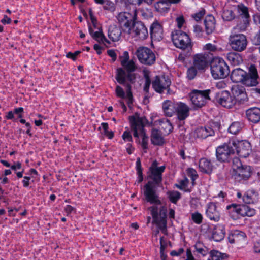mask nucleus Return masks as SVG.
Segmentation results:
<instances>
[{
    "label": "nucleus",
    "instance_id": "nucleus-49",
    "mask_svg": "<svg viewBox=\"0 0 260 260\" xmlns=\"http://www.w3.org/2000/svg\"><path fill=\"white\" fill-rule=\"evenodd\" d=\"M203 49L209 53H213L217 51V46L211 43H208L203 46Z\"/></svg>",
    "mask_w": 260,
    "mask_h": 260
},
{
    "label": "nucleus",
    "instance_id": "nucleus-31",
    "mask_svg": "<svg viewBox=\"0 0 260 260\" xmlns=\"http://www.w3.org/2000/svg\"><path fill=\"white\" fill-rule=\"evenodd\" d=\"M246 75V72L240 68L233 70L231 74V79L235 83H242Z\"/></svg>",
    "mask_w": 260,
    "mask_h": 260
},
{
    "label": "nucleus",
    "instance_id": "nucleus-45",
    "mask_svg": "<svg viewBox=\"0 0 260 260\" xmlns=\"http://www.w3.org/2000/svg\"><path fill=\"white\" fill-rule=\"evenodd\" d=\"M168 194L170 200L173 203H176L181 197L180 192L177 191H169Z\"/></svg>",
    "mask_w": 260,
    "mask_h": 260
},
{
    "label": "nucleus",
    "instance_id": "nucleus-27",
    "mask_svg": "<svg viewBox=\"0 0 260 260\" xmlns=\"http://www.w3.org/2000/svg\"><path fill=\"white\" fill-rule=\"evenodd\" d=\"M226 59L234 66H240L243 62V56L237 52H230L226 54Z\"/></svg>",
    "mask_w": 260,
    "mask_h": 260
},
{
    "label": "nucleus",
    "instance_id": "nucleus-12",
    "mask_svg": "<svg viewBox=\"0 0 260 260\" xmlns=\"http://www.w3.org/2000/svg\"><path fill=\"white\" fill-rule=\"evenodd\" d=\"M151 181H149L144 186L143 192L146 200L151 204H161L156 189Z\"/></svg>",
    "mask_w": 260,
    "mask_h": 260
},
{
    "label": "nucleus",
    "instance_id": "nucleus-28",
    "mask_svg": "<svg viewBox=\"0 0 260 260\" xmlns=\"http://www.w3.org/2000/svg\"><path fill=\"white\" fill-rule=\"evenodd\" d=\"M246 238V234L239 230L232 231L228 237L229 241L231 243L245 241Z\"/></svg>",
    "mask_w": 260,
    "mask_h": 260
},
{
    "label": "nucleus",
    "instance_id": "nucleus-11",
    "mask_svg": "<svg viewBox=\"0 0 260 260\" xmlns=\"http://www.w3.org/2000/svg\"><path fill=\"white\" fill-rule=\"evenodd\" d=\"M129 28V31H126L125 32L131 35L132 37H137L143 40L148 35L147 28L141 21L133 22Z\"/></svg>",
    "mask_w": 260,
    "mask_h": 260
},
{
    "label": "nucleus",
    "instance_id": "nucleus-58",
    "mask_svg": "<svg viewBox=\"0 0 260 260\" xmlns=\"http://www.w3.org/2000/svg\"><path fill=\"white\" fill-rule=\"evenodd\" d=\"M252 41L253 43L255 45H260V28L258 31L253 37V39H252Z\"/></svg>",
    "mask_w": 260,
    "mask_h": 260
},
{
    "label": "nucleus",
    "instance_id": "nucleus-33",
    "mask_svg": "<svg viewBox=\"0 0 260 260\" xmlns=\"http://www.w3.org/2000/svg\"><path fill=\"white\" fill-rule=\"evenodd\" d=\"M205 30L207 34H210L215 28V20L214 17L212 15H207L204 20Z\"/></svg>",
    "mask_w": 260,
    "mask_h": 260
},
{
    "label": "nucleus",
    "instance_id": "nucleus-1",
    "mask_svg": "<svg viewBox=\"0 0 260 260\" xmlns=\"http://www.w3.org/2000/svg\"><path fill=\"white\" fill-rule=\"evenodd\" d=\"M151 215L152 216V223L158 227L156 234L159 233L160 230L164 234H167V208L164 206L159 208L156 206H153L150 208Z\"/></svg>",
    "mask_w": 260,
    "mask_h": 260
},
{
    "label": "nucleus",
    "instance_id": "nucleus-23",
    "mask_svg": "<svg viewBox=\"0 0 260 260\" xmlns=\"http://www.w3.org/2000/svg\"><path fill=\"white\" fill-rule=\"evenodd\" d=\"M189 111L190 108L186 104L182 102L177 103L175 111L179 120L183 121L188 117L189 115Z\"/></svg>",
    "mask_w": 260,
    "mask_h": 260
},
{
    "label": "nucleus",
    "instance_id": "nucleus-4",
    "mask_svg": "<svg viewBox=\"0 0 260 260\" xmlns=\"http://www.w3.org/2000/svg\"><path fill=\"white\" fill-rule=\"evenodd\" d=\"M229 44L231 49L237 52L244 51L248 44L245 35L242 34H233L229 37Z\"/></svg>",
    "mask_w": 260,
    "mask_h": 260
},
{
    "label": "nucleus",
    "instance_id": "nucleus-6",
    "mask_svg": "<svg viewBox=\"0 0 260 260\" xmlns=\"http://www.w3.org/2000/svg\"><path fill=\"white\" fill-rule=\"evenodd\" d=\"M210 89L199 90H194L190 94L191 103L194 107L201 108L204 106L207 101L210 100Z\"/></svg>",
    "mask_w": 260,
    "mask_h": 260
},
{
    "label": "nucleus",
    "instance_id": "nucleus-14",
    "mask_svg": "<svg viewBox=\"0 0 260 260\" xmlns=\"http://www.w3.org/2000/svg\"><path fill=\"white\" fill-rule=\"evenodd\" d=\"M258 79L257 69L254 65L251 64L249 68L248 72H246L242 83L247 87L255 86L258 83Z\"/></svg>",
    "mask_w": 260,
    "mask_h": 260
},
{
    "label": "nucleus",
    "instance_id": "nucleus-59",
    "mask_svg": "<svg viewBox=\"0 0 260 260\" xmlns=\"http://www.w3.org/2000/svg\"><path fill=\"white\" fill-rule=\"evenodd\" d=\"M116 93L117 96L124 98L125 97V93L123 89L120 86H117L116 88Z\"/></svg>",
    "mask_w": 260,
    "mask_h": 260
},
{
    "label": "nucleus",
    "instance_id": "nucleus-50",
    "mask_svg": "<svg viewBox=\"0 0 260 260\" xmlns=\"http://www.w3.org/2000/svg\"><path fill=\"white\" fill-rule=\"evenodd\" d=\"M103 5V8L105 10L113 11L114 10V4L112 2L108 0H105L102 4Z\"/></svg>",
    "mask_w": 260,
    "mask_h": 260
},
{
    "label": "nucleus",
    "instance_id": "nucleus-61",
    "mask_svg": "<svg viewBox=\"0 0 260 260\" xmlns=\"http://www.w3.org/2000/svg\"><path fill=\"white\" fill-rule=\"evenodd\" d=\"M24 111V109L22 107L16 108L14 109V114H17L18 118H21L23 116L22 113Z\"/></svg>",
    "mask_w": 260,
    "mask_h": 260
},
{
    "label": "nucleus",
    "instance_id": "nucleus-39",
    "mask_svg": "<svg viewBox=\"0 0 260 260\" xmlns=\"http://www.w3.org/2000/svg\"><path fill=\"white\" fill-rule=\"evenodd\" d=\"M159 125L160 128L164 130V133L169 134L173 130V126L170 121L167 119L160 120Z\"/></svg>",
    "mask_w": 260,
    "mask_h": 260
},
{
    "label": "nucleus",
    "instance_id": "nucleus-5",
    "mask_svg": "<svg viewBox=\"0 0 260 260\" xmlns=\"http://www.w3.org/2000/svg\"><path fill=\"white\" fill-rule=\"evenodd\" d=\"M235 141H232L228 144L218 146L216 148L217 159L222 162L228 161L235 153Z\"/></svg>",
    "mask_w": 260,
    "mask_h": 260
},
{
    "label": "nucleus",
    "instance_id": "nucleus-64",
    "mask_svg": "<svg viewBox=\"0 0 260 260\" xmlns=\"http://www.w3.org/2000/svg\"><path fill=\"white\" fill-rule=\"evenodd\" d=\"M80 53L79 51H76L74 53L69 52L67 54V57L75 60L77 56Z\"/></svg>",
    "mask_w": 260,
    "mask_h": 260
},
{
    "label": "nucleus",
    "instance_id": "nucleus-34",
    "mask_svg": "<svg viewBox=\"0 0 260 260\" xmlns=\"http://www.w3.org/2000/svg\"><path fill=\"white\" fill-rule=\"evenodd\" d=\"M258 193L254 189L247 190L243 196V202L245 204L253 203L257 199Z\"/></svg>",
    "mask_w": 260,
    "mask_h": 260
},
{
    "label": "nucleus",
    "instance_id": "nucleus-16",
    "mask_svg": "<svg viewBox=\"0 0 260 260\" xmlns=\"http://www.w3.org/2000/svg\"><path fill=\"white\" fill-rule=\"evenodd\" d=\"M171 83V80L168 77L156 76L154 80L152 83V87L154 90L158 92L161 93L164 90L169 88Z\"/></svg>",
    "mask_w": 260,
    "mask_h": 260
},
{
    "label": "nucleus",
    "instance_id": "nucleus-9",
    "mask_svg": "<svg viewBox=\"0 0 260 260\" xmlns=\"http://www.w3.org/2000/svg\"><path fill=\"white\" fill-rule=\"evenodd\" d=\"M136 16V10L134 7L132 13L126 12H120L117 16V20L123 31H129L130 26Z\"/></svg>",
    "mask_w": 260,
    "mask_h": 260
},
{
    "label": "nucleus",
    "instance_id": "nucleus-38",
    "mask_svg": "<svg viewBox=\"0 0 260 260\" xmlns=\"http://www.w3.org/2000/svg\"><path fill=\"white\" fill-rule=\"evenodd\" d=\"M151 141L152 143L155 145H162L164 142V139L159 133L158 131L153 130L151 134Z\"/></svg>",
    "mask_w": 260,
    "mask_h": 260
},
{
    "label": "nucleus",
    "instance_id": "nucleus-56",
    "mask_svg": "<svg viewBox=\"0 0 260 260\" xmlns=\"http://www.w3.org/2000/svg\"><path fill=\"white\" fill-rule=\"evenodd\" d=\"M196 251L203 256H205L207 254L206 248L200 247V243L197 244L195 245Z\"/></svg>",
    "mask_w": 260,
    "mask_h": 260
},
{
    "label": "nucleus",
    "instance_id": "nucleus-47",
    "mask_svg": "<svg viewBox=\"0 0 260 260\" xmlns=\"http://www.w3.org/2000/svg\"><path fill=\"white\" fill-rule=\"evenodd\" d=\"M191 219L195 223L200 224L202 222L203 216L199 212H196L191 214Z\"/></svg>",
    "mask_w": 260,
    "mask_h": 260
},
{
    "label": "nucleus",
    "instance_id": "nucleus-10",
    "mask_svg": "<svg viewBox=\"0 0 260 260\" xmlns=\"http://www.w3.org/2000/svg\"><path fill=\"white\" fill-rule=\"evenodd\" d=\"M158 162L154 160L149 169L148 177L153 184L158 185L162 181V174L165 169V166L158 167Z\"/></svg>",
    "mask_w": 260,
    "mask_h": 260
},
{
    "label": "nucleus",
    "instance_id": "nucleus-40",
    "mask_svg": "<svg viewBox=\"0 0 260 260\" xmlns=\"http://www.w3.org/2000/svg\"><path fill=\"white\" fill-rule=\"evenodd\" d=\"M210 257L211 260H224L228 257L224 253H221L217 250H212L210 252Z\"/></svg>",
    "mask_w": 260,
    "mask_h": 260
},
{
    "label": "nucleus",
    "instance_id": "nucleus-25",
    "mask_svg": "<svg viewBox=\"0 0 260 260\" xmlns=\"http://www.w3.org/2000/svg\"><path fill=\"white\" fill-rule=\"evenodd\" d=\"M121 64L128 72H131L135 70L136 66L132 60H129L128 52L125 51L122 56L120 57Z\"/></svg>",
    "mask_w": 260,
    "mask_h": 260
},
{
    "label": "nucleus",
    "instance_id": "nucleus-60",
    "mask_svg": "<svg viewBox=\"0 0 260 260\" xmlns=\"http://www.w3.org/2000/svg\"><path fill=\"white\" fill-rule=\"evenodd\" d=\"M177 26L179 28H181L185 22V20L183 16H180L176 18Z\"/></svg>",
    "mask_w": 260,
    "mask_h": 260
},
{
    "label": "nucleus",
    "instance_id": "nucleus-57",
    "mask_svg": "<svg viewBox=\"0 0 260 260\" xmlns=\"http://www.w3.org/2000/svg\"><path fill=\"white\" fill-rule=\"evenodd\" d=\"M160 253H162L164 252L165 248L167 247V242L166 240L165 239L164 237H161L160 238Z\"/></svg>",
    "mask_w": 260,
    "mask_h": 260
},
{
    "label": "nucleus",
    "instance_id": "nucleus-35",
    "mask_svg": "<svg viewBox=\"0 0 260 260\" xmlns=\"http://www.w3.org/2000/svg\"><path fill=\"white\" fill-rule=\"evenodd\" d=\"M121 35V29L115 26L110 27L108 31V37L113 42L118 41L120 40Z\"/></svg>",
    "mask_w": 260,
    "mask_h": 260
},
{
    "label": "nucleus",
    "instance_id": "nucleus-32",
    "mask_svg": "<svg viewBox=\"0 0 260 260\" xmlns=\"http://www.w3.org/2000/svg\"><path fill=\"white\" fill-rule=\"evenodd\" d=\"M165 115L168 117H171L175 112L176 106L171 101H164L162 105Z\"/></svg>",
    "mask_w": 260,
    "mask_h": 260
},
{
    "label": "nucleus",
    "instance_id": "nucleus-24",
    "mask_svg": "<svg viewBox=\"0 0 260 260\" xmlns=\"http://www.w3.org/2000/svg\"><path fill=\"white\" fill-rule=\"evenodd\" d=\"M233 96L236 99V102H242L247 99L245 89L242 86L236 85L232 87Z\"/></svg>",
    "mask_w": 260,
    "mask_h": 260
},
{
    "label": "nucleus",
    "instance_id": "nucleus-54",
    "mask_svg": "<svg viewBox=\"0 0 260 260\" xmlns=\"http://www.w3.org/2000/svg\"><path fill=\"white\" fill-rule=\"evenodd\" d=\"M144 78L145 79V85L144 87V90L146 92L148 91L149 88L151 84V79L148 74L145 73Z\"/></svg>",
    "mask_w": 260,
    "mask_h": 260
},
{
    "label": "nucleus",
    "instance_id": "nucleus-63",
    "mask_svg": "<svg viewBox=\"0 0 260 260\" xmlns=\"http://www.w3.org/2000/svg\"><path fill=\"white\" fill-rule=\"evenodd\" d=\"M253 248L255 252H260V241H256L254 242Z\"/></svg>",
    "mask_w": 260,
    "mask_h": 260
},
{
    "label": "nucleus",
    "instance_id": "nucleus-3",
    "mask_svg": "<svg viewBox=\"0 0 260 260\" xmlns=\"http://www.w3.org/2000/svg\"><path fill=\"white\" fill-rule=\"evenodd\" d=\"M147 123V120L145 117L134 118L131 122V126L134 131V136L142 138V143H148V136L144 132V127Z\"/></svg>",
    "mask_w": 260,
    "mask_h": 260
},
{
    "label": "nucleus",
    "instance_id": "nucleus-8",
    "mask_svg": "<svg viewBox=\"0 0 260 260\" xmlns=\"http://www.w3.org/2000/svg\"><path fill=\"white\" fill-rule=\"evenodd\" d=\"M172 40L177 48L185 49L191 47V41L189 36L180 30H175L172 32Z\"/></svg>",
    "mask_w": 260,
    "mask_h": 260
},
{
    "label": "nucleus",
    "instance_id": "nucleus-21",
    "mask_svg": "<svg viewBox=\"0 0 260 260\" xmlns=\"http://www.w3.org/2000/svg\"><path fill=\"white\" fill-rule=\"evenodd\" d=\"M206 215L210 220L215 222L219 220L220 218V211L217 209L215 203L210 202L207 205Z\"/></svg>",
    "mask_w": 260,
    "mask_h": 260
},
{
    "label": "nucleus",
    "instance_id": "nucleus-30",
    "mask_svg": "<svg viewBox=\"0 0 260 260\" xmlns=\"http://www.w3.org/2000/svg\"><path fill=\"white\" fill-rule=\"evenodd\" d=\"M197 137L201 139H205L214 135V131L210 126L200 127L196 129Z\"/></svg>",
    "mask_w": 260,
    "mask_h": 260
},
{
    "label": "nucleus",
    "instance_id": "nucleus-52",
    "mask_svg": "<svg viewBox=\"0 0 260 260\" xmlns=\"http://www.w3.org/2000/svg\"><path fill=\"white\" fill-rule=\"evenodd\" d=\"M205 14V10L204 9H201L198 12L192 15V17L196 21H200Z\"/></svg>",
    "mask_w": 260,
    "mask_h": 260
},
{
    "label": "nucleus",
    "instance_id": "nucleus-37",
    "mask_svg": "<svg viewBox=\"0 0 260 260\" xmlns=\"http://www.w3.org/2000/svg\"><path fill=\"white\" fill-rule=\"evenodd\" d=\"M225 234L224 229L222 226H216L213 231L212 238L215 241H220L223 239Z\"/></svg>",
    "mask_w": 260,
    "mask_h": 260
},
{
    "label": "nucleus",
    "instance_id": "nucleus-62",
    "mask_svg": "<svg viewBox=\"0 0 260 260\" xmlns=\"http://www.w3.org/2000/svg\"><path fill=\"white\" fill-rule=\"evenodd\" d=\"M107 54L109 56H110L112 58L113 61H114L116 60L117 55H116V54L114 50H112V49L108 50L107 51Z\"/></svg>",
    "mask_w": 260,
    "mask_h": 260
},
{
    "label": "nucleus",
    "instance_id": "nucleus-17",
    "mask_svg": "<svg viewBox=\"0 0 260 260\" xmlns=\"http://www.w3.org/2000/svg\"><path fill=\"white\" fill-rule=\"evenodd\" d=\"M217 101L221 106L226 108H231L236 103V99L228 91L218 93Z\"/></svg>",
    "mask_w": 260,
    "mask_h": 260
},
{
    "label": "nucleus",
    "instance_id": "nucleus-51",
    "mask_svg": "<svg viewBox=\"0 0 260 260\" xmlns=\"http://www.w3.org/2000/svg\"><path fill=\"white\" fill-rule=\"evenodd\" d=\"M188 182L189 180L186 177H185L179 181V184H177L176 186L178 188L182 190L187 186Z\"/></svg>",
    "mask_w": 260,
    "mask_h": 260
},
{
    "label": "nucleus",
    "instance_id": "nucleus-20",
    "mask_svg": "<svg viewBox=\"0 0 260 260\" xmlns=\"http://www.w3.org/2000/svg\"><path fill=\"white\" fill-rule=\"evenodd\" d=\"M251 175V169L249 166H238L234 175V179L238 182L247 180Z\"/></svg>",
    "mask_w": 260,
    "mask_h": 260
},
{
    "label": "nucleus",
    "instance_id": "nucleus-43",
    "mask_svg": "<svg viewBox=\"0 0 260 260\" xmlns=\"http://www.w3.org/2000/svg\"><path fill=\"white\" fill-rule=\"evenodd\" d=\"M92 37L99 43H104L105 42H108L106 38L99 28H98V30L93 34Z\"/></svg>",
    "mask_w": 260,
    "mask_h": 260
},
{
    "label": "nucleus",
    "instance_id": "nucleus-18",
    "mask_svg": "<svg viewBox=\"0 0 260 260\" xmlns=\"http://www.w3.org/2000/svg\"><path fill=\"white\" fill-rule=\"evenodd\" d=\"M235 150L240 157L246 158L251 152L250 143L247 141L238 142L237 143L235 142Z\"/></svg>",
    "mask_w": 260,
    "mask_h": 260
},
{
    "label": "nucleus",
    "instance_id": "nucleus-42",
    "mask_svg": "<svg viewBox=\"0 0 260 260\" xmlns=\"http://www.w3.org/2000/svg\"><path fill=\"white\" fill-rule=\"evenodd\" d=\"M127 77V75L123 69L122 68L117 69L116 78L118 83L121 84H124Z\"/></svg>",
    "mask_w": 260,
    "mask_h": 260
},
{
    "label": "nucleus",
    "instance_id": "nucleus-55",
    "mask_svg": "<svg viewBox=\"0 0 260 260\" xmlns=\"http://www.w3.org/2000/svg\"><path fill=\"white\" fill-rule=\"evenodd\" d=\"M123 140L125 142H132L133 138L132 135L129 131H124L122 136Z\"/></svg>",
    "mask_w": 260,
    "mask_h": 260
},
{
    "label": "nucleus",
    "instance_id": "nucleus-19",
    "mask_svg": "<svg viewBox=\"0 0 260 260\" xmlns=\"http://www.w3.org/2000/svg\"><path fill=\"white\" fill-rule=\"evenodd\" d=\"M193 66L198 71H202L208 67V55L205 53H198L193 56Z\"/></svg>",
    "mask_w": 260,
    "mask_h": 260
},
{
    "label": "nucleus",
    "instance_id": "nucleus-7",
    "mask_svg": "<svg viewBox=\"0 0 260 260\" xmlns=\"http://www.w3.org/2000/svg\"><path fill=\"white\" fill-rule=\"evenodd\" d=\"M139 61L144 64L151 66L153 64L156 60L155 53L149 48L141 47L137 49L136 52Z\"/></svg>",
    "mask_w": 260,
    "mask_h": 260
},
{
    "label": "nucleus",
    "instance_id": "nucleus-15",
    "mask_svg": "<svg viewBox=\"0 0 260 260\" xmlns=\"http://www.w3.org/2000/svg\"><path fill=\"white\" fill-rule=\"evenodd\" d=\"M236 7V10L238 11L239 15L244 20H243V23L242 24H238L234 29H237L240 31H243L246 30L248 25V18H249L248 9L242 4H240Z\"/></svg>",
    "mask_w": 260,
    "mask_h": 260
},
{
    "label": "nucleus",
    "instance_id": "nucleus-29",
    "mask_svg": "<svg viewBox=\"0 0 260 260\" xmlns=\"http://www.w3.org/2000/svg\"><path fill=\"white\" fill-rule=\"evenodd\" d=\"M246 116L248 120L253 123H257L260 121V108L252 107L246 111Z\"/></svg>",
    "mask_w": 260,
    "mask_h": 260
},
{
    "label": "nucleus",
    "instance_id": "nucleus-22",
    "mask_svg": "<svg viewBox=\"0 0 260 260\" xmlns=\"http://www.w3.org/2000/svg\"><path fill=\"white\" fill-rule=\"evenodd\" d=\"M151 38L160 41L162 39L163 28L162 25L157 20L153 22L150 27Z\"/></svg>",
    "mask_w": 260,
    "mask_h": 260
},
{
    "label": "nucleus",
    "instance_id": "nucleus-53",
    "mask_svg": "<svg viewBox=\"0 0 260 260\" xmlns=\"http://www.w3.org/2000/svg\"><path fill=\"white\" fill-rule=\"evenodd\" d=\"M137 171L138 175V181L139 182H142L143 179L142 170L141 168L140 162L139 160L137 161Z\"/></svg>",
    "mask_w": 260,
    "mask_h": 260
},
{
    "label": "nucleus",
    "instance_id": "nucleus-46",
    "mask_svg": "<svg viewBox=\"0 0 260 260\" xmlns=\"http://www.w3.org/2000/svg\"><path fill=\"white\" fill-rule=\"evenodd\" d=\"M197 68L194 66L190 67L187 71V78L189 80L193 79L197 75Z\"/></svg>",
    "mask_w": 260,
    "mask_h": 260
},
{
    "label": "nucleus",
    "instance_id": "nucleus-2",
    "mask_svg": "<svg viewBox=\"0 0 260 260\" xmlns=\"http://www.w3.org/2000/svg\"><path fill=\"white\" fill-rule=\"evenodd\" d=\"M211 72L215 79L224 78L229 74V69L221 58H214L211 63Z\"/></svg>",
    "mask_w": 260,
    "mask_h": 260
},
{
    "label": "nucleus",
    "instance_id": "nucleus-13",
    "mask_svg": "<svg viewBox=\"0 0 260 260\" xmlns=\"http://www.w3.org/2000/svg\"><path fill=\"white\" fill-rule=\"evenodd\" d=\"M227 209H233V211L236 213L238 215L244 217H251L254 216L255 213L254 209L246 205H237L232 204L226 206Z\"/></svg>",
    "mask_w": 260,
    "mask_h": 260
},
{
    "label": "nucleus",
    "instance_id": "nucleus-36",
    "mask_svg": "<svg viewBox=\"0 0 260 260\" xmlns=\"http://www.w3.org/2000/svg\"><path fill=\"white\" fill-rule=\"evenodd\" d=\"M236 10V6L225 7L222 14V18L226 21H231L234 19L235 15L234 11Z\"/></svg>",
    "mask_w": 260,
    "mask_h": 260
},
{
    "label": "nucleus",
    "instance_id": "nucleus-26",
    "mask_svg": "<svg viewBox=\"0 0 260 260\" xmlns=\"http://www.w3.org/2000/svg\"><path fill=\"white\" fill-rule=\"evenodd\" d=\"M199 168L202 173L210 174L212 172L214 167L210 160L202 158L199 162Z\"/></svg>",
    "mask_w": 260,
    "mask_h": 260
},
{
    "label": "nucleus",
    "instance_id": "nucleus-44",
    "mask_svg": "<svg viewBox=\"0 0 260 260\" xmlns=\"http://www.w3.org/2000/svg\"><path fill=\"white\" fill-rule=\"evenodd\" d=\"M167 6V3L164 1H158L154 5L155 10L160 13L165 12L168 9Z\"/></svg>",
    "mask_w": 260,
    "mask_h": 260
},
{
    "label": "nucleus",
    "instance_id": "nucleus-48",
    "mask_svg": "<svg viewBox=\"0 0 260 260\" xmlns=\"http://www.w3.org/2000/svg\"><path fill=\"white\" fill-rule=\"evenodd\" d=\"M188 176L191 178L192 183L193 185L194 184V181L198 177L197 171L193 168H188L187 171Z\"/></svg>",
    "mask_w": 260,
    "mask_h": 260
},
{
    "label": "nucleus",
    "instance_id": "nucleus-41",
    "mask_svg": "<svg viewBox=\"0 0 260 260\" xmlns=\"http://www.w3.org/2000/svg\"><path fill=\"white\" fill-rule=\"evenodd\" d=\"M243 124L240 122L236 121L233 122L229 127V132L232 134H237L242 128Z\"/></svg>",
    "mask_w": 260,
    "mask_h": 260
}]
</instances>
